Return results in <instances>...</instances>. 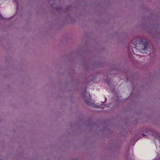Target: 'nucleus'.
I'll use <instances>...</instances> for the list:
<instances>
[{
    "label": "nucleus",
    "instance_id": "nucleus-1",
    "mask_svg": "<svg viewBox=\"0 0 160 160\" xmlns=\"http://www.w3.org/2000/svg\"><path fill=\"white\" fill-rule=\"evenodd\" d=\"M140 43L142 44V50H147L148 46V41L144 38H141L139 40Z\"/></svg>",
    "mask_w": 160,
    "mask_h": 160
},
{
    "label": "nucleus",
    "instance_id": "nucleus-2",
    "mask_svg": "<svg viewBox=\"0 0 160 160\" xmlns=\"http://www.w3.org/2000/svg\"><path fill=\"white\" fill-rule=\"evenodd\" d=\"M85 102L89 106H93L94 104L91 102L90 100H86L85 101Z\"/></svg>",
    "mask_w": 160,
    "mask_h": 160
},
{
    "label": "nucleus",
    "instance_id": "nucleus-3",
    "mask_svg": "<svg viewBox=\"0 0 160 160\" xmlns=\"http://www.w3.org/2000/svg\"><path fill=\"white\" fill-rule=\"evenodd\" d=\"M17 3V7H16V9L17 10L18 9V5L17 3V2L16 1H15Z\"/></svg>",
    "mask_w": 160,
    "mask_h": 160
},
{
    "label": "nucleus",
    "instance_id": "nucleus-4",
    "mask_svg": "<svg viewBox=\"0 0 160 160\" xmlns=\"http://www.w3.org/2000/svg\"><path fill=\"white\" fill-rule=\"evenodd\" d=\"M0 18H1V19H3V18H2V15L0 14Z\"/></svg>",
    "mask_w": 160,
    "mask_h": 160
},
{
    "label": "nucleus",
    "instance_id": "nucleus-5",
    "mask_svg": "<svg viewBox=\"0 0 160 160\" xmlns=\"http://www.w3.org/2000/svg\"><path fill=\"white\" fill-rule=\"evenodd\" d=\"M105 100L103 102V103H104L105 102H106V100H107L106 98H105Z\"/></svg>",
    "mask_w": 160,
    "mask_h": 160
},
{
    "label": "nucleus",
    "instance_id": "nucleus-6",
    "mask_svg": "<svg viewBox=\"0 0 160 160\" xmlns=\"http://www.w3.org/2000/svg\"><path fill=\"white\" fill-rule=\"evenodd\" d=\"M108 83L109 85H110V83L109 82H108Z\"/></svg>",
    "mask_w": 160,
    "mask_h": 160
},
{
    "label": "nucleus",
    "instance_id": "nucleus-7",
    "mask_svg": "<svg viewBox=\"0 0 160 160\" xmlns=\"http://www.w3.org/2000/svg\"><path fill=\"white\" fill-rule=\"evenodd\" d=\"M114 85H115V84H113L112 85H113V86H114Z\"/></svg>",
    "mask_w": 160,
    "mask_h": 160
}]
</instances>
